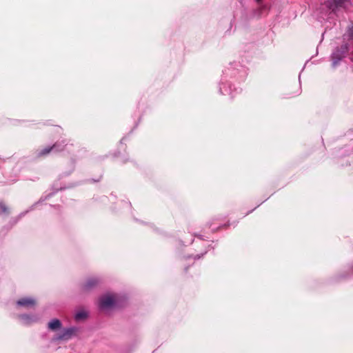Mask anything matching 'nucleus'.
I'll list each match as a JSON object with an SVG mask.
<instances>
[{
	"label": "nucleus",
	"mask_w": 353,
	"mask_h": 353,
	"mask_svg": "<svg viewBox=\"0 0 353 353\" xmlns=\"http://www.w3.org/2000/svg\"><path fill=\"white\" fill-rule=\"evenodd\" d=\"M118 303V297L116 294H107L100 297L99 301V307L101 310L114 307Z\"/></svg>",
	"instance_id": "obj_1"
},
{
	"label": "nucleus",
	"mask_w": 353,
	"mask_h": 353,
	"mask_svg": "<svg viewBox=\"0 0 353 353\" xmlns=\"http://www.w3.org/2000/svg\"><path fill=\"white\" fill-rule=\"evenodd\" d=\"M77 329L71 327L63 330L60 334L54 337L53 341H66L70 339L77 332Z\"/></svg>",
	"instance_id": "obj_2"
},
{
	"label": "nucleus",
	"mask_w": 353,
	"mask_h": 353,
	"mask_svg": "<svg viewBox=\"0 0 353 353\" xmlns=\"http://www.w3.org/2000/svg\"><path fill=\"white\" fill-rule=\"evenodd\" d=\"M59 145V143H55L52 146L46 147L45 148H43L38 152V156L39 157L45 156V155L48 154L50 152H61V150L62 149H57Z\"/></svg>",
	"instance_id": "obj_3"
},
{
	"label": "nucleus",
	"mask_w": 353,
	"mask_h": 353,
	"mask_svg": "<svg viewBox=\"0 0 353 353\" xmlns=\"http://www.w3.org/2000/svg\"><path fill=\"white\" fill-rule=\"evenodd\" d=\"M35 300L32 298L25 297L17 301V305L19 306L31 307L35 305Z\"/></svg>",
	"instance_id": "obj_4"
},
{
	"label": "nucleus",
	"mask_w": 353,
	"mask_h": 353,
	"mask_svg": "<svg viewBox=\"0 0 353 353\" xmlns=\"http://www.w3.org/2000/svg\"><path fill=\"white\" fill-rule=\"evenodd\" d=\"M19 319L23 324L28 325L37 321L38 318L35 315L21 314L19 316Z\"/></svg>",
	"instance_id": "obj_5"
},
{
	"label": "nucleus",
	"mask_w": 353,
	"mask_h": 353,
	"mask_svg": "<svg viewBox=\"0 0 353 353\" xmlns=\"http://www.w3.org/2000/svg\"><path fill=\"white\" fill-rule=\"evenodd\" d=\"M345 0H329L327 6L332 10L336 11L338 7L343 6Z\"/></svg>",
	"instance_id": "obj_6"
},
{
	"label": "nucleus",
	"mask_w": 353,
	"mask_h": 353,
	"mask_svg": "<svg viewBox=\"0 0 353 353\" xmlns=\"http://www.w3.org/2000/svg\"><path fill=\"white\" fill-rule=\"evenodd\" d=\"M48 327L51 330H57L61 327V323L57 319H54L48 323Z\"/></svg>",
	"instance_id": "obj_7"
},
{
	"label": "nucleus",
	"mask_w": 353,
	"mask_h": 353,
	"mask_svg": "<svg viewBox=\"0 0 353 353\" xmlns=\"http://www.w3.org/2000/svg\"><path fill=\"white\" fill-rule=\"evenodd\" d=\"M98 283V279L96 278L88 279L83 285V289L87 290L95 286Z\"/></svg>",
	"instance_id": "obj_8"
},
{
	"label": "nucleus",
	"mask_w": 353,
	"mask_h": 353,
	"mask_svg": "<svg viewBox=\"0 0 353 353\" xmlns=\"http://www.w3.org/2000/svg\"><path fill=\"white\" fill-rule=\"evenodd\" d=\"M87 316H88V313L85 311L80 310V311H78L75 314L74 319L76 321H81V320L86 319Z\"/></svg>",
	"instance_id": "obj_9"
},
{
	"label": "nucleus",
	"mask_w": 353,
	"mask_h": 353,
	"mask_svg": "<svg viewBox=\"0 0 353 353\" xmlns=\"http://www.w3.org/2000/svg\"><path fill=\"white\" fill-rule=\"evenodd\" d=\"M8 213V208L4 203H0V214H7Z\"/></svg>",
	"instance_id": "obj_10"
},
{
	"label": "nucleus",
	"mask_w": 353,
	"mask_h": 353,
	"mask_svg": "<svg viewBox=\"0 0 353 353\" xmlns=\"http://www.w3.org/2000/svg\"><path fill=\"white\" fill-rule=\"evenodd\" d=\"M57 143H59L57 149H62L61 152L63 151L65 149V147L68 145V144H65V141L63 140L61 141H57Z\"/></svg>",
	"instance_id": "obj_11"
},
{
	"label": "nucleus",
	"mask_w": 353,
	"mask_h": 353,
	"mask_svg": "<svg viewBox=\"0 0 353 353\" xmlns=\"http://www.w3.org/2000/svg\"><path fill=\"white\" fill-rule=\"evenodd\" d=\"M257 1H260L261 0H256Z\"/></svg>",
	"instance_id": "obj_12"
}]
</instances>
